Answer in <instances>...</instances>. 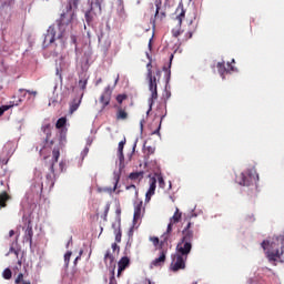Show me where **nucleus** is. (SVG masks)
I'll list each match as a JSON object with an SVG mask.
<instances>
[{"instance_id":"obj_1","label":"nucleus","mask_w":284,"mask_h":284,"mask_svg":"<svg viewBox=\"0 0 284 284\" xmlns=\"http://www.w3.org/2000/svg\"><path fill=\"white\" fill-rule=\"evenodd\" d=\"M146 81L151 92L150 109L148 110L146 114H150V112H152V105H154V101L159 99V82L161 81L162 72L159 67L152 65V62L146 64Z\"/></svg>"},{"instance_id":"obj_2","label":"nucleus","mask_w":284,"mask_h":284,"mask_svg":"<svg viewBox=\"0 0 284 284\" xmlns=\"http://www.w3.org/2000/svg\"><path fill=\"white\" fill-rule=\"evenodd\" d=\"M194 223L187 222L186 226L182 230V237L176 244L175 252L182 256H189L192 252V241H194Z\"/></svg>"},{"instance_id":"obj_3","label":"nucleus","mask_w":284,"mask_h":284,"mask_svg":"<svg viewBox=\"0 0 284 284\" xmlns=\"http://www.w3.org/2000/svg\"><path fill=\"white\" fill-rule=\"evenodd\" d=\"M283 242L284 236H277L273 241H263L261 246L263 250H267L266 256L270 263H276L278 258H281V254H283Z\"/></svg>"},{"instance_id":"obj_4","label":"nucleus","mask_w":284,"mask_h":284,"mask_svg":"<svg viewBox=\"0 0 284 284\" xmlns=\"http://www.w3.org/2000/svg\"><path fill=\"white\" fill-rule=\"evenodd\" d=\"M235 181L240 185H246V187H250V185L258 183V173H256V169H248L245 172L237 175L235 178Z\"/></svg>"},{"instance_id":"obj_5","label":"nucleus","mask_w":284,"mask_h":284,"mask_svg":"<svg viewBox=\"0 0 284 284\" xmlns=\"http://www.w3.org/2000/svg\"><path fill=\"white\" fill-rule=\"evenodd\" d=\"M185 8L183 3H180L175 10V17L172 18V22L175 23L176 28L172 29V36L178 39L181 37V26H183V19H185Z\"/></svg>"},{"instance_id":"obj_6","label":"nucleus","mask_w":284,"mask_h":284,"mask_svg":"<svg viewBox=\"0 0 284 284\" xmlns=\"http://www.w3.org/2000/svg\"><path fill=\"white\" fill-rule=\"evenodd\" d=\"M59 156H61V151L59 148H54L52 151V161L49 164H47V168L51 172L47 174L49 187H54V163H59Z\"/></svg>"},{"instance_id":"obj_7","label":"nucleus","mask_w":284,"mask_h":284,"mask_svg":"<svg viewBox=\"0 0 284 284\" xmlns=\"http://www.w3.org/2000/svg\"><path fill=\"white\" fill-rule=\"evenodd\" d=\"M185 263H187V256L175 253L172 257L171 270L172 272H179L185 270Z\"/></svg>"},{"instance_id":"obj_8","label":"nucleus","mask_w":284,"mask_h":284,"mask_svg":"<svg viewBox=\"0 0 284 284\" xmlns=\"http://www.w3.org/2000/svg\"><path fill=\"white\" fill-rule=\"evenodd\" d=\"M68 123V119L60 118L55 123L57 130H60V143L65 141V134L68 133V129H65V124Z\"/></svg>"},{"instance_id":"obj_9","label":"nucleus","mask_w":284,"mask_h":284,"mask_svg":"<svg viewBox=\"0 0 284 284\" xmlns=\"http://www.w3.org/2000/svg\"><path fill=\"white\" fill-rule=\"evenodd\" d=\"M145 214V207H143V201H135L134 202V214H133V222L136 223Z\"/></svg>"},{"instance_id":"obj_10","label":"nucleus","mask_w":284,"mask_h":284,"mask_svg":"<svg viewBox=\"0 0 284 284\" xmlns=\"http://www.w3.org/2000/svg\"><path fill=\"white\" fill-rule=\"evenodd\" d=\"M110 101H112V91L110 90V87H106L100 97V103L102 104V110L104 108H108V105H110Z\"/></svg>"},{"instance_id":"obj_11","label":"nucleus","mask_w":284,"mask_h":284,"mask_svg":"<svg viewBox=\"0 0 284 284\" xmlns=\"http://www.w3.org/2000/svg\"><path fill=\"white\" fill-rule=\"evenodd\" d=\"M50 128H51L50 124H45L44 126H42V130L47 134V136L44 140H42L40 148L37 146V150H39L40 154H43V150H45V145H48V141H50V136H52V132L50 131Z\"/></svg>"},{"instance_id":"obj_12","label":"nucleus","mask_w":284,"mask_h":284,"mask_svg":"<svg viewBox=\"0 0 284 284\" xmlns=\"http://www.w3.org/2000/svg\"><path fill=\"white\" fill-rule=\"evenodd\" d=\"M155 192H156V178H151L150 187L145 194V203H150V201H152V196H154Z\"/></svg>"},{"instance_id":"obj_13","label":"nucleus","mask_w":284,"mask_h":284,"mask_svg":"<svg viewBox=\"0 0 284 284\" xmlns=\"http://www.w3.org/2000/svg\"><path fill=\"white\" fill-rule=\"evenodd\" d=\"M168 251L162 250L160 256L152 261L151 265L153 267H161L165 263Z\"/></svg>"},{"instance_id":"obj_14","label":"nucleus","mask_w":284,"mask_h":284,"mask_svg":"<svg viewBox=\"0 0 284 284\" xmlns=\"http://www.w3.org/2000/svg\"><path fill=\"white\" fill-rule=\"evenodd\" d=\"M70 23H72V17L68 18V16H65V13L61 14V18L59 21V29L62 32H65V28H68V26H70Z\"/></svg>"},{"instance_id":"obj_15","label":"nucleus","mask_w":284,"mask_h":284,"mask_svg":"<svg viewBox=\"0 0 284 284\" xmlns=\"http://www.w3.org/2000/svg\"><path fill=\"white\" fill-rule=\"evenodd\" d=\"M128 110L123 106H116L115 119L116 121H128Z\"/></svg>"},{"instance_id":"obj_16","label":"nucleus","mask_w":284,"mask_h":284,"mask_svg":"<svg viewBox=\"0 0 284 284\" xmlns=\"http://www.w3.org/2000/svg\"><path fill=\"white\" fill-rule=\"evenodd\" d=\"M130 265V257L123 256L119 262H118V276H121V272H124L126 267Z\"/></svg>"},{"instance_id":"obj_17","label":"nucleus","mask_w":284,"mask_h":284,"mask_svg":"<svg viewBox=\"0 0 284 284\" xmlns=\"http://www.w3.org/2000/svg\"><path fill=\"white\" fill-rule=\"evenodd\" d=\"M149 241H151L154 247H159V250H163V245L168 243V236H164V241L159 240L158 236H150Z\"/></svg>"},{"instance_id":"obj_18","label":"nucleus","mask_w":284,"mask_h":284,"mask_svg":"<svg viewBox=\"0 0 284 284\" xmlns=\"http://www.w3.org/2000/svg\"><path fill=\"white\" fill-rule=\"evenodd\" d=\"M161 6H162L161 0H155L154 19H160V21H163V19H165V12H159L161 10Z\"/></svg>"},{"instance_id":"obj_19","label":"nucleus","mask_w":284,"mask_h":284,"mask_svg":"<svg viewBox=\"0 0 284 284\" xmlns=\"http://www.w3.org/2000/svg\"><path fill=\"white\" fill-rule=\"evenodd\" d=\"M194 32H196V24H194V22L191 20L189 23V30L184 36L183 41H189V39H192V37L194 36Z\"/></svg>"},{"instance_id":"obj_20","label":"nucleus","mask_w":284,"mask_h":284,"mask_svg":"<svg viewBox=\"0 0 284 284\" xmlns=\"http://www.w3.org/2000/svg\"><path fill=\"white\" fill-rule=\"evenodd\" d=\"M32 236H34V232L32 231V226L29 224L24 233L23 242L29 243V245H32Z\"/></svg>"},{"instance_id":"obj_21","label":"nucleus","mask_w":284,"mask_h":284,"mask_svg":"<svg viewBox=\"0 0 284 284\" xmlns=\"http://www.w3.org/2000/svg\"><path fill=\"white\" fill-rule=\"evenodd\" d=\"M10 199H12V196H10V194H8V192L3 191L0 193V207H8V201H10Z\"/></svg>"},{"instance_id":"obj_22","label":"nucleus","mask_w":284,"mask_h":284,"mask_svg":"<svg viewBox=\"0 0 284 284\" xmlns=\"http://www.w3.org/2000/svg\"><path fill=\"white\" fill-rule=\"evenodd\" d=\"M124 146H125V139L120 141L119 146H118V154H119L120 163H123V161L125 160V156L123 155Z\"/></svg>"},{"instance_id":"obj_23","label":"nucleus","mask_w":284,"mask_h":284,"mask_svg":"<svg viewBox=\"0 0 284 284\" xmlns=\"http://www.w3.org/2000/svg\"><path fill=\"white\" fill-rule=\"evenodd\" d=\"M79 105H81V98L73 99V101L70 104V114H74V112H77V110H79Z\"/></svg>"},{"instance_id":"obj_24","label":"nucleus","mask_w":284,"mask_h":284,"mask_svg":"<svg viewBox=\"0 0 284 284\" xmlns=\"http://www.w3.org/2000/svg\"><path fill=\"white\" fill-rule=\"evenodd\" d=\"M104 263L105 265L112 266L114 264V255L110 251H106L104 255Z\"/></svg>"},{"instance_id":"obj_25","label":"nucleus","mask_w":284,"mask_h":284,"mask_svg":"<svg viewBox=\"0 0 284 284\" xmlns=\"http://www.w3.org/2000/svg\"><path fill=\"white\" fill-rule=\"evenodd\" d=\"M216 68H217V72L221 74V77H223V74H225V72L230 71V69L225 68V61L219 62Z\"/></svg>"},{"instance_id":"obj_26","label":"nucleus","mask_w":284,"mask_h":284,"mask_svg":"<svg viewBox=\"0 0 284 284\" xmlns=\"http://www.w3.org/2000/svg\"><path fill=\"white\" fill-rule=\"evenodd\" d=\"M181 212H179V209L175 210L173 216L170 219V223L176 224L179 221H181Z\"/></svg>"},{"instance_id":"obj_27","label":"nucleus","mask_w":284,"mask_h":284,"mask_svg":"<svg viewBox=\"0 0 284 284\" xmlns=\"http://www.w3.org/2000/svg\"><path fill=\"white\" fill-rule=\"evenodd\" d=\"M119 181H121V176L115 174L113 176V189H110V192H116V187H119Z\"/></svg>"},{"instance_id":"obj_28","label":"nucleus","mask_w":284,"mask_h":284,"mask_svg":"<svg viewBox=\"0 0 284 284\" xmlns=\"http://www.w3.org/2000/svg\"><path fill=\"white\" fill-rule=\"evenodd\" d=\"M129 179H131V181H136L139 179H143V172L130 173Z\"/></svg>"},{"instance_id":"obj_29","label":"nucleus","mask_w":284,"mask_h":284,"mask_svg":"<svg viewBox=\"0 0 284 284\" xmlns=\"http://www.w3.org/2000/svg\"><path fill=\"white\" fill-rule=\"evenodd\" d=\"M87 23H92V19H94V14L92 13V8L85 12L84 14Z\"/></svg>"},{"instance_id":"obj_30","label":"nucleus","mask_w":284,"mask_h":284,"mask_svg":"<svg viewBox=\"0 0 284 284\" xmlns=\"http://www.w3.org/2000/svg\"><path fill=\"white\" fill-rule=\"evenodd\" d=\"M2 276L6 281H10V278H12V271L10 268H6L2 273Z\"/></svg>"},{"instance_id":"obj_31","label":"nucleus","mask_w":284,"mask_h":284,"mask_svg":"<svg viewBox=\"0 0 284 284\" xmlns=\"http://www.w3.org/2000/svg\"><path fill=\"white\" fill-rule=\"evenodd\" d=\"M20 94L26 97V94H32L33 97H37V91H30V90H24V89H19Z\"/></svg>"},{"instance_id":"obj_32","label":"nucleus","mask_w":284,"mask_h":284,"mask_svg":"<svg viewBox=\"0 0 284 284\" xmlns=\"http://www.w3.org/2000/svg\"><path fill=\"white\" fill-rule=\"evenodd\" d=\"M163 119H165V115L161 116L159 126H158V129L155 131L152 132V134H158V136H161V124L163 123Z\"/></svg>"},{"instance_id":"obj_33","label":"nucleus","mask_w":284,"mask_h":284,"mask_svg":"<svg viewBox=\"0 0 284 284\" xmlns=\"http://www.w3.org/2000/svg\"><path fill=\"white\" fill-rule=\"evenodd\" d=\"M126 190L133 192L134 196H139V189H136V185L131 184V185L126 186Z\"/></svg>"},{"instance_id":"obj_34","label":"nucleus","mask_w":284,"mask_h":284,"mask_svg":"<svg viewBox=\"0 0 284 284\" xmlns=\"http://www.w3.org/2000/svg\"><path fill=\"white\" fill-rule=\"evenodd\" d=\"M79 88L85 91V88H88V79L79 80Z\"/></svg>"},{"instance_id":"obj_35","label":"nucleus","mask_w":284,"mask_h":284,"mask_svg":"<svg viewBox=\"0 0 284 284\" xmlns=\"http://www.w3.org/2000/svg\"><path fill=\"white\" fill-rule=\"evenodd\" d=\"M10 108H14V104L0 106V116H3V113L8 112V110H10Z\"/></svg>"},{"instance_id":"obj_36","label":"nucleus","mask_w":284,"mask_h":284,"mask_svg":"<svg viewBox=\"0 0 284 284\" xmlns=\"http://www.w3.org/2000/svg\"><path fill=\"white\" fill-rule=\"evenodd\" d=\"M158 183H159V187L164 190V187H165V180L163 179V175H158Z\"/></svg>"},{"instance_id":"obj_37","label":"nucleus","mask_w":284,"mask_h":284,"mask_svg":"<svg viewBox=\"0 0 284 284\" xmlns=\"http://www.w3.org/2000/svg\"><path fill=\"white\" fill-rule=\"evenodd\" d=\"M116 102L121 105L125 99H128V94H119L116 95Z\"/></svg>"},{"instance_id":"obj_38","label":"nucleus","mask_w":284,"mask_h":284,"mask_svg":"<svg viewBox=\"0 0 284 284\" xmlns=\"http://www.w3.org/2000/svg\"><path fill=\"white\" fill-rule=\"evenodd\" d=\"M71 256H72V252H67V253L64 254V263H65V265H70V258H71Z\"/></svg>"},{"instance_id":"obj_39","label":"nucleus","mask_w":284,"mask_h":284,"mask_svg":"<svg viewBox=\"0 0 284 284\" xmlns=\"http://www.w3.org/2000/svg\"><path fill=\"white\" fill-rule=\"evenodd\" d=\"M45 41H49V43H54V33L51 32L45 36Z\"/></svg>"},{"instance_id":"obj_40","label":"nucleus","mask_w":284,"mask_h":284,"mask_svg":"<svg viewBox=\"0 0 284 284\" xmlns=\"http://www.w3.org/2000/svg\"><path fill=\"white\" fill-rule=\"evenodd\" d=\"M121 236H122L121 229H119L118 231H115L116 243H121Z\"/></svg>"},{"instance_id":"obj_41","label":"nucleus","mask_w":284,"mask_h":284,"mask_svg":"<svg viewBox=\"0 0 284 284\" xmlns=\"http://www.w3.org/2000/svg\"><path fill=\"white\" fill-rule=\"evenodd\" d=\"M23 282H24L23 281V273H19L17 278H16V281H14V283L16 284H20V283H23Z\"/></svg>"},{"instance_id":"obj_42","label":"nucleus","mask_w":284,"mask_h":284,"mask_svg":"<svg viewBox=\"0 0 284 284\" xmlns=\"http://www.w3.org/2000/svg\"><path fill=\"white\" fill-rule=\"evenodd\" d=\"M79 1L81 0H70L69 2L70 8H78Z\"/></svg>"},{"instance_id":"obj_43","label":"nucleus","mask_w":284,"mask_h":284,"mask_svg":"<svg viewBox=\"0 0 284 284\" xmlns=\"http://www.w3.org/2000/svg\"><path fill=\"white\" fill-rule=\"evenodd\" d=\"M110 212V203H108L104 207V221H108V214Z\"/></svg>"},{"instance_id":"obj_44","label":"nucleus","mask_w":284,"mask_h":284,"mask_svg":"<svg viewBox=\"0 0 284 284\" xmlns=\"http://www.w3.org/2000/svg\"><path fill=\"white\" fill-rule=\"evenodd\" d=\"M174 225V223L170 222L169 225H168V229H166V233L164 234V236L168 237V234H171L172 233V226Z\"/></svg>"},{"instance_id":"obj_45","label":"nucleus","mask_w":284,"mask_h":284,"mask_svg":"<svg viewBox=\"0 0 284 284\" xmlns=\"http://www.w3.org/2000/svg\"><path fill=\"white\" fill-rule=\"evenodd\" d=\"M112 250H113V253L116 252V254H119V252H121V247L116 245V243H113L111 245Z\"/></svg>"},{"instance_id":"obj_46","label":"nucleus","mask_w":284,"mask_h":284,"mask_svg":"<svg viewBox=\"0 0 284 284\" xmlns=\"http://www.w3.org/2000/svg\"><path fill=\"white\" fill-rule=\"evenodd\" d=\"M88 152H90V149L84 148V150L82 152V159H85V156H88Z\"/></svg>"},{"instance_id":"obj_47","label":"nucleus","mask_w":284,"mask_h":284,"mask_svg":"<svg viewBox=\"0 0 284 284\" xmlns=\"http://www.w3.org/2000/svg\"><path fill=\"white\" fill-rule=\"evenodd\" d=\"M9 252H10V254H16V256H19V251H17V250H14V247H10V250H9Z\"/></svg>"},{"instance_id":"obj_48","label":"nucleus","mask_w":284,"mask_h":284,"mask_svg":"<svg viewBox=\"0 0 284 284\" xmlns=\"http://www.w3.org/2000/svg\"><path fill=\"white\" fill-rule=\"evenodd\" d=\"M59 168H60L61 172H63V170H65V162L61 161L59 163Z\"/></svg>"},{"instance_id":"obj_49","label":"nucleus","mask_w":284,"mask_h":284,"mask_svg":"<svg viewBox=\"0 0 284 284\" xmlns=\"http://www.w3.org/2000/svg\"><path fill=\"white\" fill-rule=\"evenodd\" d=\"M163 70L165 71V72H168V77H169V79H170V75L172 74V72L170 71V70H168V68H163Z\"/></svg>"},{"instance_id":"obj_50","label":"nucleus","mask_w":284,"mask_h":284,"mask_svg":"<svg viewBox=\"0 0 284 284\" xmlns=\"http://www.w3.org/2000/svg\"><path fill=\"white\" fill-rule=\"evenodd\" d=\"M114 281H116L115 280V277H114V274L111 276V278H110V283L109 284H114Z\"/></svg>"},{"instance_id":"obj_51","label":"nucleus","mask_w":284,"mask_h":284,"mask_svg":"<svg viewBox=\"0 0 284 284\" xmlns=\"http://www.w3.org/2000/svg\"><path fill=\"white\" fill-rule=\"evenodd\" d=\"M9 236H10V239H12V236H14V230H11V231L9 232Z\"/></svg>"},{"instance_id":"obj_52","label":"nucleus","mask_w":284,"mask_h":284,"mask_svg":"<svg viewBox=\"0 0 284 284\" xmlns=\"http://www.w3.org/2000/svg\"><path fill=\"white\" fill-rule=\"evenodd\" d=\"M227 65H229V70H234V67L232 64L227 63Z\"/></svg>"},{"instance_id":"obj_53","label":"nucleus","mask_w":284,"mask_h":284,"mask_svg":"<svg viewBox=\"0 0 284 284\" xmlns=\"http://www.w3.org/2000/svg\"><path fill=\"white\" fill-rule=\"evenodd\" d=\"M103 80L100 78L98 81H97V85H99V83H101Z\"/></svg>"},{"instance_id":"obj_54","label":"nucleus","mask_w":284,"mask_h":284,"mask_svg":"<svg viewBox=\"0 0 284 284\" xmlns=\"http://www.w3.org/2000/svg\"><path fill=\"white\" fill-rule=\"evenodd\" d=\"M22 284H31L30 281H24Z\"/></svg>"},{"instance_id":"obj_55","label":"nucleus","mask_w":284,"mask_h":284,"mask_svg":"<svg viewBox=\"0 0 284 284\" xmlns=\"http://www.w3.org/2000/svg\"><path fill=\"white\" fill-rule=\"evenodd\" d=\"M149 48H152V40H150L149 42Z\"/></svg>"},{"instance_id":"obj_56","label":"nucleus","mask_w":284,"mask_h":284,"mask_svg":"<svg viewBox=\"0 0 284 284\" xmlns=\"http://www.w3.org/2000/svg\"><path fill=\"white\" fill-rule=\"evenodd\" d=\"M115 83H119V75H118L116 79H115Z\"/></svg>"},{"instance_id":"obj_57","label":"nucleus","mask_w":284,"mask_h":284,"mask_svg":"<svg viewBox=\"0 0 284 284\" xmlns=\"http://www.w3.org/2000/svg\"><path fill=\"white\" fill-rule=\"evenodd\" d=\"M149 152H151V154H154V150H152V149H151V150H149Z\"/></svg>"},{"instance_id":"obj_58","label":"nucleus","mask_w":284,"mask_h":284,"mask_svg":"<svg viewBox=\"0 0 284 284\" xmlns=\"http://www.w3.org/2000/svg\"><path fill=\"white\" fill-rule=\"evenodd\" d=\"M151 10H152V12H153V10H154V4H152Z\"/></svg>"},{"instance_id":"obj_59","label":"nucleus","mask_w":284,"mask_h":284,"mask_svg":"<svg viewBox=\"0 0 284 284\" xmlns=\"http://www.w3.org/2000/svg\"><path fill=\"white\" fill-rule=\"evenodd\" d=\"M77 261H79V257H77V258L74 260V263H77Z\"/></svg>"},{"instance_id":"obj_60","label":"nucleus","mask_w":284,"mask_h":284,"mask_svg":"<svg viewBox=\"0 0 284 284\" xmlns=\"http://www.w3.org/2000/svg\"><path fill=\"white\" fill-rule=\"evenodd\" d=\"M19 103H21V99H19Z\"/></svg>"}]
</instances>
